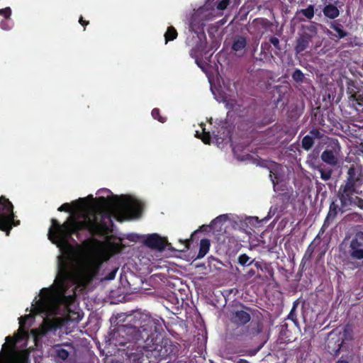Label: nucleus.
Returning a JSON list of instances; mask_svg holds the SVG:
<instances>
[{"label": "nucleus", "mask_w": 363, "mask_h": 363, "mask_svg": "<svg viewBox=\"0 0 363 363\" xmlns=\"http://www.w3.org/2000/svg\"><path fill=\"white\" fill-rule=\"evenodd\" d=\"M252 264H254L255 267H256L257 269H260L261 270H262V264L259 262L255 260V262Z\"/></svg>", "instance_id": "3c124183"}, {"label": "nucleus", "mask_w": 363, "mask_h": 363, "mask_svg": "<svg viewBox=\"0 0 363 363\" xmlns=\"http://www.w3.org/2000/svg\"><path fill=\"white\" fill-rule=\"evenodd\" d=\"M281 331H280V333L282 335H285V333L286 331L288 330V325L287 323H283L281 325Z\"/></svg>", "instance_id": "a18cd8bd"}, {"label": "nucleus", "mask_w": 363, "mask_h": 363, "mask_svg": "<svg viewBox=\"0 0 363 363\" xmlns=\"http://www.w3.org/2000/svg\"><path fill=\"white\" fill-rule=\"evenodd\" d=\"M252 308L245 306L244 304L239 303L238 305L233 306L228 312V320L230 324L235 327V329H240L243 333L246 330L244 328L251 320L250 312Z\"/></svg>", "instance_id": "0eeeda50"}, {"label": "nucleus", "mask_w": 363, "mask_h": 363, "mask_svg": "<svg viewBox=\"0 0 363 363\" xmlns=\"http://www.w3.org/2000/svg\"><path fill=\"white\" fill-rule=\"evenodd\" d=\"M211 247L210 240L207 238L201 239L199 244V250L196 256V259H201L204 257L208 252Z\"/></svg>", "instance_id": "412c9836"}, {"label": "nucleus", "mask_w": 363, "mask_h": 363, "mask_svg": "<svg viewBox=\"0 0 363 363\" xmlns=\"http://www.w3.org/2000/svg\"><path fill=\"white\" fill-rule=\"evenodd\" d=\"M349 255L352 259H363V236L360 233H357L350 241Z\"/></svg>", "instance_id": "f8f14e48"}, {"label": "nucleus", "mask_w": 363, "mask_h": 363, "mask_svg": "<svg viewBox=\"0 0 363 363\" xmlns=\"http://www.w3.org/2000/svg\"><path fill=\"white\" fill-rule=\"evenodd\" d=\"M14 363H25L24 360L21 361V362H14Z\"/></svg>", "instance_id": "bf43d9fd"}, {"label": "nucleus", "mask_w": 363, "mask_h": 363, "mask_svg": "<svg viewBox=\"0 0 363 363\" xmlns=\"http://www.w3.org/2000/svg\"><path fill=\"white\" fill-rule=\"evenodd\" d=\"M255 275V271L254 269H250L247 272V276L248 278H251V277H252Z\"/></svg>", "instance_id": "09e8293b"}, {"label": "nucleus", "mask_w": 363, "mask_h": 363, "mask_svg": "<svg viewBox=\"0 0 363 363\" xmlns=\"http://www.w3.org/2000/svg\"><path fill=\"white\" fill-rule=\"evenodd\" d=\"M0 14L4 16L5 18L8 19L11 15V9L9 7L0 9Z\"/></svg>", "instance_id": "4c0bfd02"}, {"label": "nucleus", "mask_w": 363, "mask_h": 363, "mask_svg": "<svg viewBox=\"0 0 363 363\" xmlns=\"http://www.w3.org/2000/svg\"><path fill=\"white\" fill-rule=\"evenodd\" d=\"M355 194H359V191H356L345 185L340 186L337 196L342 204V209H349L350 206L354 202V195Z\"/></svg>", "instance_id": "9b49d317"}, {"label": "nucleus", "mask_w": 363, "mask_h": 363, "mask_svg": "<svg viewBox=\"0 0 363 363\" xmlns=\"http://www.w3.org/2000/svg\"><path fill=\"white\" fill-rule=\"evenodd\" d=\"M89 197L93 199V196L92 195H89Z\"/></svg>", "instance_id": "680f3d73"}, {"label": "nucleus", "mask_w": 363, "mask_h": 363, "mask_svg": "<svg viewBox=\"0 0 363 363\" xmlns=\"http://www.w3.org/2000/svg\"><path fill=\"white\" fill-rule=\"evenodd\" d=\"M269 43L270 44H272L274 45V47L278 50H281V48L280 46V43H279V40L278 38L275 37V36H272L269 38Z\"/></svg>", "instance_id": "e433bc0d"}, {"label": "nucleus", "mask_w": 363, "mask_h": 363, "mask_svg": "<svg viewBox=\"0 0 363 363\" xmlns=\"http://www.w3.org/2000/svg\"><path fill=\"white\" fill-rule=\"evenodd\" d=\"M270 177H272V174H270ZM271 179H272V182L274 186H275V184H276L275 181L272 178H271Z\"/></svg>", "instance_id": "13d9d810"}, {"label": "nucleus", "mask_w": 363, "mask_h": 363, "mask_svg": "<svg viewBox=\"0 0 363 363\" xmlns=\"http://www.w3.org/2000/svg\"><path fill=\"white\" fill-rule=\"evenodd\" d=\"M316 169L319 172L320 178L324 181H328L331 178L333 169L330 167H325L323 164L316 167Z\"/></svg>", "instance_id": "4be33fe9"}, {"label": "nucleus", "mask_w": 363, "mask_h": 363, "mask_svg": "<svg viewBox=\"0 0 363 363\" xmlns=\"http://www.w3.org/2000/svg\"><path fill=\"white\" fill-rule=\"evenodd\" d=\"M238 363H249V362H248L247 360H245V359H240L238 362Z\"/></svg>", "instance_id": "864d4df0"}, {"label": "nucleus", "mask_w": 363, "mask_h": 363, "mask_svg": "<svg viewBox=\"0 0 363 363\" xmlns=\"http://www.w3.org/2000/svg\"><path fill=\"white\" fill-rule=\"evenodd\" d=\"M309 135L312 137L313 140L314 139H320L324 140V138H328V137L318 128L311 129L309 131Z\"/></svg>", "instance_id": "7c9ffc66"}, {"label": "nucleus", "mask_w": 363, "mask_h": 363, "mask_svg": "<svg viewBox=\"0 0 363 363\" xmlns=\"http://www.w3.org/2000/svg\"><path fill=\"white\" fill-rule=\"evenodd\" d=\"M247 39L245 36L237 35L233 38L231 49L238 56H242L247 48Z\"/></svg>", "instance_id": "2eb2a0df"}, {"label": "nucleus", "mask_w": 363, "mask_h": 363, "mask_svg": "<svg viewBox=\"0 0 363 363\" xmlns=\"http://www.w3.org/2000/svg\"><path fill=\"white\" fill-rule=\"evenodd\" d=\"M313 145L314 140L309 135H307L303 138L301 141V146L303 150L308 151L312 148Z\"/></svg>", "instance_id": "bb28decb"}, {"label": "nucleus", "mask_w": 363, "mask_h": 363, "mask_svg": "<svg viewBox=\"0 0 363 363\" xmlns=\"http://www.w3.org/2000/svg\"><path fill=\"white\" fill-rule=\"evenodd\" d=\"M320 239V235L319 234L315 238V239L313 240V242L308 246L306 252H305V254L303 255V257L302 259V262H303V261H308L311 259V257H312V255L315 250V242L317 240H319Z\"/></svg>", "instance_id": "b1692460"}, {"label": "nucleus", "mask_w": 363, "mask_h": 363, "mask_svg": "<svg viewBox=\"0 0 363 363\" xmlns=\"http://www.w3.org/2000/svg\"><path fill=\"white\" fill-rule=\"evenodd\" d=\"M238 263L242 266H250L255 262V259L251 258L246 254H242L238 257Z\"/></svg>", "instance_id": "c85d7f7f"}, {"label": "nucleus", "mask_w": 363, "mask_h": 363, "mask_svg": "<svg viewBox=\"0 0 363 363\" xmlns=\"http://www.w3.org/2000/svg\"><path fill=\"white\" fill-rule=\"evenodd\" d=\"M97 199L102 206L115 208L121 213L129 218L138 217L143 211V205L140 201L128 199L124 196L118 198L117 196H113L107 199L100 196Z\"/></svg>", "instance_id": "39448f33"}, {"label": "nucleus", "mask_w": 363, "mask_h": 363, "mask_svg": "<svg viewBox=\"0 0 363 363\" xmlns=\"http://www.w3.org/2000/svg\"><path fill=\"white\" fill-rule=\"evenodd\" d=\"M197 40L196 42V45L190 50L189 55L191 57L195 60V62L196 65L202 68L201 64L199 61V56L201 55L202 52L206 48V41L202 40V39L198 35Z\"/></svg>", "instance_id": "f3484780"}, {"label": "nucleus", "mask_w": 363, "mask_h": 363, "mask_svg": "<svg viewBox=\"0 0 363 363\" xmlns=\"http://www.w3.org/2000/svg\"><path fill=\"white\" fill-rule=\"evenodd\" d=\"M189 245H190V240H186V247L189 249Z\"/></svg>", "instance_id": "4d7b16f0"}, {"label": "nucleus", "mask_w": 363, "mask_h": 363, "mask_svg": "<svg viewBox=\"0 0 363 363\" xmlns=\"http://www.w3.org/2000/svg\"><path fill=\"white\" fill-rule=\"evenodd\" d=\"M270 49H271V45L269 43L264 42V43H262V45H261L262 52H270Z\"/></svg>", "instance_id": "a19ab883"}, {"label": "nucleus", "mask_w": 363, "mask_h": 363, "mask_svg": "<svg viewBox=\"0 0 363 363\" xmlns=\"http://www.w3.org/2000/svg\"><path fill=\"white\" fill-rule=\"evenodd\" d=\"M271 121H266L264 123H262L261 125L260 126H264L267 124H269Z\"/></svg>", "instance_id": "6e6d98bb"}, {"label": "nucleus", "mask_w": 363, "mask_h": 363, "mask_svg": "<svg viewBox=\"0 0 363 363\" xmlns=\"http://www.w3.org/2000/svg\"><path fill=\"white\" fill-rule=\"evenodd\" d=\"M117 272H118V268H114L107 275H106L104 279L106 280H109V281L114 279L115 277H116Z\"/></svg>", "instance_id": "58836bf2"}, {"label": "nucleus", "mask_w": 363, "mask_h": 363, "mask_svg": "<svg viewBox=\"0 0 363 363\" xmlns=\"http://www.w3.org/2000/svg\"><path fill=\"white\" fill-rule=\"evenodd\" d=\"M6 340L8 343L11 344L12 346L15 345L16 340H13L11 337L8 336L6 337Z\"/></svg>", "instance_id": "49530a36"}, {"label": "nucleus", "mask_w": 363, "mask_h": 363, "mask_svg": "<svg viewBox=\"0 0 363 363\" xmlns=\"http://www.w3.org/2000/svg\"><path fill=\"white\" fill-rule=\"evenodd\" d=\"M299 13L304 16L307 19L311 20L313 18L315 14L314 6L310 4L307 8L301 9Z\"/></svg>", "instance_id": "cd10ccee"}, {"label": "nucleus", "mask_w": 363, "mask_h": 363, "mask_svg": "<svg viewBox=\"0 0 363 363\" xmlns=\"http://www.w3.org/2000/svg\"><path fill=\"white\" fill-rule=\"evenodd\" d=\"M350 101L357 111L363 113V94H352L350 96Z\"/></svg>", "instance_id": "aec40b11"}, {"label": "nucleus", "mask_w": 363, "mask_h": 363, "mask_svg": "<svg viewBox=\"0 0 363 363\" xmlns=\"http://www.w3.org/2000/svg\"><path fill=\"white\" fill-rule=\"evenodd\" d=\"M165 44H167L169 41H172L175 40L178 36V33L174 27L172 26H169L165 32L164 35Z\"/></svg>", "instance_id": "393cba45"}, {"label": "nucleus", "mask_w": 363, "mask_h": 363, "mask_svg": "<svg viewBox=\"0 0 363 363\" xmlns=\"http://www.w3.org/2000/svg\"><path fill=\"white\" fill-rule=\"evenodd\" d=\"M354 202L353 203V204L357 205L358 207H359L362 209L363 208V200L361 198H359L358 196H355L354 198Z\"/></svg>", "instance_id": "79ce46f5"}, {"label": "nucleus", "mask_w": 363, "mask_h": 363, "mask_svg": "<svg viewBox=\"0 0 363 363\" xmlns=\"http://www.w3.org/2000/svg\"><path fill=\"white\" fill-rule=\"evenodd\" d=\"M38 304L41 308H43V307L44 306V303H43L42 301H38Z\"/></svg>", "instance_id": "5fc2aeb1"}, {"label": "nucleus", "mask_w": 363, "mask_h": 363, "mask_svg": "<svg viewBox=\"0 0 363 363\" xmlns=\"http://www.w3.org/2000/svg\"><path fill=\"white\" fill-rule=\"evenodd\" d=\"M303 28L305 29V31L300 34L295 45V51L297 54L303 52L318 33L317 24L314 22H312L308 26H303Z\"/></svg>", "instance_id": "1a4fd4ad"}, {"label": "nucleus", "mask_w": 363, "mask_h": 363, "mask_svg": "<svg viewBox=\"0 0 363 363\" xmlns=\"http://www.w3.org/2000/svg\"><path fill=\"white\" fill-rule=\"evenodd\" d=\"M215 220L219 221V222L225 221V220H226V216L225 215L219 216L216 218Z\"/></svg>", "instance_id": "de8ad7c7"}, {"label": "nucleus", "mask_w": 363, "mask_h": 363, "mask_svg": "<svg viewBox=\"0 0 363 363\" xmlns=\"http://www.w3.org/2000/svg\"><path fill=\"white\" fill-rule=\"evenodd\" d=\"M230 0H221L219 1V3L217 4V9L220 11L225 10L228 6L230 4Z\"/></svg>", "instance_id": "c9c22d12"}, {"label": "nucleus", "mask_w": 363, "mask_h": 363, "mask_svg": "<svg viewBox=\"0 0 363 363\" xmlns=\"http://www.w3.org/2000/svg\"><path fill=\"white\" fill-rule=\"evenodd\" d=\"M13 206L9 199L0 196V230L9 235L13 226L20 224V220L14 219Z\"/></svg>", "instance_id": "423d86ee"}, {"label": "nucleus", "mask_w": 363, "mask_h": 363, "mask_svg": "<svg viewBox=\"0 0 363 363\" xmlns=\"http://www.w3.org/2000/svg\"><path fill=\"white\" fill-rule=\"evenodd\" d=\"M151 114L154 119L157 120L160 123H164L167 121V118L165 117H163L160 115V111L157 108H153L151 112Z\"/></svg>", "instance_id": "473e14b6"}, {"label": "nucleus", "mask_w": 363, "mask_h": 363, "mask_svg": "<svg viewBox=\"0 0 363 363\" xmlns=\"http://www.w3.org/2000/svg\"><path fill=\"white\" fill-rule=\"evenodd\" d=\"M329 26L331 29L336 32V34H334L331 30L327 29L325 33L328 36H334L337 38V40H340L347 37L349 35V33L344 29V26L338 21H331L329 24Z\"/></svg>", "instance_id": "dca6fc26"}, {"label": "nucleus", "mask_w": 363, "mask_h": 363, "mask_svg": "<svg viewBox=\"0 0 363 363\" xmlns=\"http://www.w3.org/2000/svg\"><path fill=\"white\" fill-rule=\"evenodd\" d=\"M84 201H85V199H79L78 200L73 202L72 205L77 204L78 203H79L80 204H84Z\"/></svg>", "instance_id": "8fccbe9b"}, {"label": "nucleus", "mask_w": 363, "mask_h": 363, "mask_svg": "<svg viewBox=\"0 0 363 363\" xmlns=\"http://www.w3.org/2000/svg\"><path fill=\"white\" fill-rule=\"evenodd\" d=\"M336 202V200L333 201L330 204L328 213L321 228L322 233L324 232V228L329 226L330 222L335 218L339 212L343 213L347 211V209H342V204L340 203V206H339Z\"/></svg>", "instance_id": "4468645a"}, {"label": "nucleus", "mask_w": 363, "mask_h": 363, "mask_svg": "<svg viewBox=\"0 0 363 363\" xmlns=\"http://www.w3.org/2000/svg\"><path fill=\"white\" fill-rule=\"evenodd\" d=\"M144 328H140V322L138 325H123L118 328V337H116V345L123 346L122 349L125 351V357L129 363H143L144 356L147 357V347H145L146 342L143 343V340H146L145 337H140L143 333Z\"/></svg>", "instance_id": "7ed1b4c3"}, {"label": "nucleus", "mask_w": 363, "mask_h": 363, "mask_svg": "<svg viewBox=\"0 0 363 363\" xmlns=\"http://www.w3.org/2000/svg\"><path fill=\"white\" fill-rule=\"evenodd\" d=\"M79 23L82 26H84V30H85V26H86L87 25H89V21L84 20L83 17H82V16H80V18H79Z\"/></svg>", "instance_id": "c03bdc74"}, {"label": "nucleus", "mask_w": 363, "mask_h": 363, "mask_svg": "<svg viewBox=\"0 0 363 363\" xmlns=\"http://www.w3.org/2000/svg\"><path fill=\"white\" fill-rule=\"evenodd\" d=\"M57 210L59 211L71 212V205L69 203H65L61 205Z\"/></svg>", "instance_id": "ea45409f"}, {"label": "nucleus", "mask_w": 363, "mask_h": 363, "mask_svg": "<svg viewBox=\"0 0 363 363\" xmlns=\"http://www.w3.org/2000/svg\"><path fill=\"white\" fill-rule=\"evenodd\" d=\"M54 349L55 358L63 361L67 359L69 356V352L67 350L62 348V345H55Z\"/></svg>", "instance_id": "5701e85b"}, {"label": "nucleus", "mask_w": 363, "mask_h": 363, "mask_svg": "<svg viewBox=\"0 0 363 363\" xmlns=\"http://www.w3.org/2000/svg\"><path fill=\"white\" fill-rule=\"evenodd\" d=\"M138 322H140V328H144L143 337H145L146 340L142 342H146L147 358L152 359L153 361L160 362L162 360H168V362L177 357L179 351L180 345L169 338L163 337L162 332L164 321L162 318H155L148 315H140Z\"/></svg>", "instance_id": "f03ea898"}, {"label": "nucleus", "mask_w": 363, "mask_h": 363, "mask_svg": "<svg viewBox=\"0 0 363 363\" xmlns=\"http://www.w3.org/2000/svg\"><path fill=\"white\" fill-rule=\"evenodd\" d=\"M291 77L297 83H302L305 78L303 73L299 69H296L293 72Z\"/></svg>", "instance_id": "2f4dec72"}, {"label": "nucleus", "mask_w": 363, "mask_h": 363, "mask_svg": "<svg viewBox=\"0 0 363 363\" xmlns=\"http://www.w3.org/2000/svg\"><path fill=\"white\" fill-rule=\"evenodd\" d=\"M98 273V268L93 264H87L82 268L74 269L64 261L59 262L58 273L55 279L57 294L62 298H72L67 296L68 284H79L91 281Z\"/></svg>", "instance_id": "20e7f679"}, {"label": "nucleus", "mask_w": 363, "mask_h": 363, "mask_svg": "<svg viewBox=\"0 0 363 363\" xmlns=\"http://www.w3.org/2000/svg\"><path fill=\"white\" fill-rule=\"evenodd\" d=\"M361 233V235L363 236V233L362 232H359Z\"/></svg>", "instance_id": "e2e57ef3"}, {"label": "nucleus", "mask_w": 363, "mask_h": 363, "mask_svg": "<svg viewBox=\"0 0 363 363\" xmlns=\"http://www.w3.org/2000/svg\"><path fill=\"white\" fill-rule=\"evenodd\" d=\"M80 218L82 220L69 216L62 224L57 219L52 218V225L48 233V239L58 247L62 248L68 245L73 235L79 239V232L82 230H86L94 236H104L111 231V216L100 208L92 207L86 213H82Z\"/></svg>", "instance_id": "f257e3e1"}, {"label": "nucleus", "mask_w": 363, "mask_h": 363, "mask_svg": "<svg viewBox=\"0 0 363 363\" xmlns=\"http://www.w3.org/2000/svg\"><path fill=\"white\" fill-rule=\"evenodd\" d=\"M32 316L31 315H25L23 316H21L18 320H19V325H20V327L19 328L20 329H23L25 327H26V321L31 318Z\"/></svg>", "instance_id": "72a5a7b5"}, {"label": "nucleus", "mask_w": 363, "mask_h": 363, "mask_svg": "<svg viewBox=\"0 0 363 363\" xmlns=\"http://www.w3.org/2000/svg\"><path fill=\"white\" fill-rule=\"evenodd\" d=\"M343 344V340L340 337L331 338L328 340L326 348L329 353L334 356H337L339 354L340 351L342 348Z\"/></svg>", "instance_id": "a211bd4d"}, {"label": "nucleus", "mask_w": 363, "mask_h": 363, "mask_svg": "<svg viewBox=\"0 0 363 363\" xmlns=\"http://www.w3.org/2000/svg\"><path fill=\"white\" fill-rule=\"evenodd\" d=\"M203 125H204L203 123L201 124V126L202 128V133H201V135H199V132L196 131V136L199 138L201 139V140L205 143V144H210L211 143V134L209 132H206L205 130V128L203 127Z\"/></svg>", "instance_id": "c756f323"}, {"label": "nucleus", "mask_w": 363, "mask_h": 363, "mask_svg": "<svg viewBox=\"0 0 363 363\" xmlns=\"http://www.w3.org/2000/svg\"><path fill=\"white\" fill-rule=\"evenodd\" d=\"M225 104V106L227 108L230 110L235 109V107L237 104V101L235 99H225L224 101Z\"/></svg>", "instance_id": "f704fd0d"}, {"label": "nucleus", "mask_w": 363, "mask_h": 363, "mask_svg": "<svg viewBox=\"0 0 363 363\" xmlns=\"http://www.w3.org/2000/svg\"><path fill=\"white\" fill-rule=\"evenodd\" d=\"M340 151V146L337 140H332L328 148L321 154V160L328 164L336 166L338 164L337 155Z\"/></svg>", "instance_id": "9d476101"}, {"label": "nucleus", "mask_w": 363, "mask_h": 363, "mask_svg": "<svg viewBox=\"0 0 363 363\" xmlns=\"http://www.w3.org/2000/svg\"><path fill=\"white\" fill-rule=\"evenodd\" d=\"M143 244L150 249L163 251L168 245L165 238H162L157 233L148 235L143 241Z\"/></svg>", "instance_id": "ddd939ff"}, {"label": "nucleus", "mask_w": 363, "mask_h": 363, "mask_svg": "<svg viewBox=\"0 0 363 363\" xmlns=\"http://www.w3.org/2000/svg\"><path fill=\"white\" fill-rule=\"evenodd\" d=\"M41 291H48V289H43Z\"/></svg>", "instance_id": "052dcab7"}, {"label": "nucleus", "mask_w": 363, "mask_h": 363, "mask_svg": "<svg viewBox=\"0 0 363 363\" xmlns=\"http://www.w3.org/2000/svg\"><path fill=\"white\" fill-rule=\"evenodd\" d=\"M324 16L330 19H335L340 15V11L335 5L329 4L323 9Z\"/></svg>", "instance_id": "6ab92c4d"}, {"label": "nucleus", "mask_w": 363, "mask_h": 363, "mask_svg": "<svg viewBox=\"0 0 363 363\" xmlns=\"http://www.w3.org/2000/svg\"><path fill=\"white\" fill-rule=\"evenodd\" d=\"M298 301L296 300L293 303L292 308L291 309V311L289 312V315H287L286 320H292L295 325H298V319H297V315H296V308L298 305Z\"/></svg>", "instance_id": "a878e982"}, {"label": "nucleus", "mask_w": 363, "mask_h": 363, "mask_svg": "<svg viewBox=\"0 0 363 363\" xmlns=\"http://www.w3.org/2000/svg\"><path fill=\"white\" fill-rule=\"evenodd\" d=\"M335 363H350V362L347 360L343 359L342 357H341Z\"/></svg>", "instance_id": "603ef678"}, {"label": "nucleus", "mask_w": 363, "mask_h": 363, "mask_svg": "<svg viewBox=\"0 0 363 363\" xmlns=\"http://www.w3.org/2000/svg\"><path fill=\"white\" fill-rule=\"evenodd\" d=\"M345 186L359 191L363 185V167L360 164H351L347 172Z\"/></svg>", "instance_id": "6e6552de"}, {"label": "nucleus", "mask_w": 363, "mask_h": 363, "mask_svg": "<svg viewBox=\"0 0 363 363\" xmlns=\"http://www.w3.org/2000/svg\"><path fill=\"white\" fill-rule=\"evenodd\" d=\"M255 21L259 22V23L264 28H266L269 23V21L265 18L256 19Z\"/></svg>", "instance_id": "37998d69"}]
</instances>
